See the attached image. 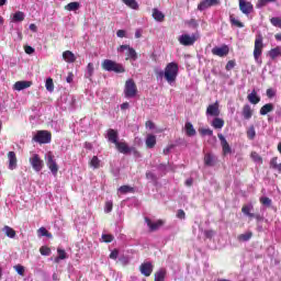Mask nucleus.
I'll return each mask as SVG.
<instances>
[{"instance_id": "10", "label": "nucleus", "mask_w": 281, "mask_h": 281, "mask_svg": "<svg viewBox=\"0 0 281 281\" xmlns=\"http://www.w3.org/2000/svg\"><path fill=\"white\" fill-rule=\"evenodd\" d=\"M180 45H184V47H190L191 45H194L196 43V36L192 35L190 36L189 34H182L178 38Z\"/></svg>"}, {"instance_id": "9", "label": "nucleus", "mask_w": 281, "mask_h": 281, "mask_svg": "<svg viewBox=\"0 0 281 281\" xmlns=\"http://www.w3.org/2000/svg\"><path fill=\"white\" fill-rule=\"evenodd\" d=\"M239 1V10L243 12V14H246V16H249L251 12H254V4L247 0H238Z\"/></svg>"}, {"instance_id": "25", "label": "nucleus", "mask_w": 281, "mask_h": 281, "mask_svg": "<svg viewBox=\"0 0 281 281\" xmlns=\"http://www.w3.org/2000/svg\"><path fill=\"white\" fill-rule=\"evenodd\" d=\"M145 144L147 148H155V146L157 145V136L153 134H148L145 140Z\"/></svg>"}, {"instance_id": "40", "label": "nucleus", "mask_w": 281, "mask_h": 281, "mask_svg": "<svg viewBox=\"0 0 281 281\" xmlns=\"http://www.w3.org/2000/svg\"><path fill=\"white\" fill-rule=\"evenodd\" d=\"M13 21H15V22L25 21V13H23V11L15 12L13 14Z\"/></svg>"}, {"instance_id": "34", "label": "nucleus", "mask_w": 281, "mask_h": 281, "mask_svg": "<svg viewBox=\"0 0 281 281\" xmlns=\"http://www.w3.org/2000/svg\"><path fill=\"white\" fill-rule=\"evenodd\" d=\"M2 232H4L5 236H8V238H15V236H16V231H14V228H12L10 226H4Z\"/></svg>"}, {"instance_id": "13", "label": "nucleus", "mask_w": 281, "mask_h": 281, "mask_svg": "<svg viewBox=\"0 0 281 281\" xmlns=\"http://www.w3.org/2000/svg\"><path fill=\"white\" fill-rule=\"evenodd\" d=\"M217 137L221 142L223 155H232V147L229 146V143H227L225 136L223 134H217Z\"/></svg>"}, {"instance_id": "55", "label": "nucleus", "mask_w": 281, "mask_h": 281, "mask_svg": "<svg viewBox=\"0 0 281 281\" xmlns=\"http://www.w3.org/2000/svg\"><path fill=\"white\" fill-rule=\"evenodd\" d=\"M266 95L267 98H269V100H271L272 98H276V90L273 88L267 89Z\"/></svg>"}, {"instance_id": "43", "label": "nucleus", "mask_w": 281, "mask_h": 281, "mask_svg": "<svg viewBox=\"0 0 281 281\" xmlns=\"http://www.w3.org/2000/svg\"><path fill=\"white\" fill-rule=\"evenodd\" d=\"M199 133L200 135H202V137H205V135L212 137V135H214V131H212L211 128H200Z\"/></svg>"}, {"instance_id": "33", "label": "nucleus", "mask_w": 281, "mask_h": 281, "mask_svg": "<svg viewBox=\"0 0 281 281\" xmlns=\"http://www.w3.org/2000/svg\"><path fill=\"white\" fill-rule=\"evenodd\" d=\"M65 10L68 12H76V10H80V2H70L65 5Z\"/></svg>"}, {"instance_id": "26", "label": "nucleus", "mask_w": 281, "mask_h": 281, "mask_svg": "<svg viewBox=\"0 0 281 281\" xmlns=\"http://www.w3.org/2000/svg\"><path fill=\"white\" fill-rule=\"evenodd\" d=\"M273 109H276L273 103H266L260 108L259 113L260 115H268V113H272Z\"/></svg>"}, {"instance_id": "59", "label": "nucleus", "mask_w": 281, "mask_h": 281, "mask_svg": "<svg viewBox=\"0 0 281 281\" xmlns=\"http://www.w3.org/2000/svg\"><path fill=\"white\" fill-rule=\"evenodd\" d=\"M146 179H148L149 181H157V176L153 173V171H147Z\"/></svg>"}, {"instance_id": "61", "label": "nucleus", "mask_w": 281, "mask_h": 281, "mask_svg": "<svg viewBox=\"0 0 281 281\" xmlns=\"http://www.w3.org/2000/svg\"><path fill=\"white\" fill-rule=\"evenodd\" d=\"M117 256H120V251H117V249H114L111 254H110V258L112 260H117Z\"/></svg>"}, {"instance_id": "21", "label": "nucleus", "mask_w": 281, "mask_h": 281, "mask_svg": "<svg viewBox=\"0 0 281 281\" xmlns=\"http://www.w3.org/2000/svg\"><path fill=\"white\" fill-rule=\"evenodd\" d=\"M241 115L244 120H249L250 117H254V109H251V105L245 104L241 109Z\"/></svg>"}, {"instance_id": "19", "label": "nucleus", "mask_w": 281, "mask_h": 281, "mask_svg": "<svg viewBox=\"0 0 281 281\" xmlns=\"http://www.w3.org/2000/svg\"><path fill=\"white\" fill-rule=\"evenodd\" d=\"M116 150H119L122 155H128L131 154V147H128V144L126 142H119L115 144Z\"/></svg>"}, {"instance_id": "41", "label": "nucleus", "mask_w": 281, "mask_h": 281, "mask_svg": "<svg viewBox=\"0 0 281 281\" xmlns=\"http://www.w3.org/2000/svg\"><path fill=\"white\" fill-rule=\"evenodd\" d=\"M58 257L55 258V262H60V260H65L67 258V252L60 248L57 249Z\"/></svg>"}, {"instance_id": "62", "label": "nucleus", "mask_w": 281, "mask_h": 281, "mask_svg": "<svg viewBox=\"0 0 281 281\" xmlns=\"http://www.w3.org/2000/svg\"><path fill=\"white\" fill-rule=\"evenodd\" d=\"M177 218H180V220H183V218H186V211H183V210H178V212H177Z\"/></svg>"}, {"instance_id": "23", "label": "nucleus", "mask_w": 281, "mask_h": 281, "mask_svg": "<svg viewBox=\"0 0 281 281\" xmlns=\"http://www.w3.org/2000/svg\"><path fill=\"white\" fill-rule=\"evenodd\" d=\"M204 165L209 167L216 166V156L212 155L211 153L205 154Z\"/></svg>"}, {"instance_id": "30", "label": "nucleus", "mask_w": 281, "mask_h": 281, "mask_svg": "<svg viewBox=\"0 0 281 281\" xmlns=\"http://www.w3.org/2000/svg\"><path fill=\"white\" fill-rule=\"evenodd\" d=\"M153 19L161 23L166 19V15L158 9H153Z\"/></svg>"}, {"instance_id": "38", "label": "nucleus", "mask_w": 281, "mask_h": 281, "mask_svg": "<svg viewBox=\"0 0 281 281\" xmlns=\"http://www.w3.org/2000/svg\"><path fill=\"white\" fill-rule=\"evenodd\" d=\"M123 3H125V5L132 10H139V4L136 0H123Z\"/></svg>"}, {"instance_id": "3", "label": "nucleus", "mask_w": 281, "mask_h": 281, "mask_svg": "<svg viewBox=\"0 0 281 281\" xmlns=\"http://www.w3.org/2000/svg\"><path fill=\"white\" fill-rule=\"evenodd\" d=\"M265 38L262 34H257L255 37V48H254V58L256 63L260 60V56H262V50L265 49Z\"/></svg>"}, {"instance_id": "22", "label": "nucleus", "mask_w": 281, "mask_h": 281, "mask_svg": "<svg viewBox=\"0 0 281 281\" xmlns=\"http://www.w3.org/2000/svg\"><path fill=\"white\" fill-rule=\"evenodd\" d=\"M32 87V81H16L13 86L15 91H23V89H30Z\"/></svg>"}, {"instance_id": "48", "label": "nucleus", "mask_w": 281, "mask_h": 281, "mask_svg": "<svg viewBox=\"0 0 281 281\" xmlns=\"http://www.w3.org/2000/svg\"><path fill=\"white\" fill-rule=\"evenodd\" d=\"M40 254H41L42 256H50L52 249H50L49 247H47V246H42V247L40 248Z\"/></svg>"}, {"instance_id": "36", "label": "nucleus", "mask_w": 281, "mask_h": 281, "mask_svg": "<svg viewBox=\"0 0 281 281\" xmlns=\"http://www.w3.org/2000/svg\"><path fill=\"white\" fill-rule=\"evenodd\" d=\"M213 128H223L225 126V121L221 117H215L212 122Z\"/></svg>"}, {"instance_id": "44", "label": "nucleus", "mask_w": 281, "mask_h": 281, "mask_svg": "<svg viewBox=\"0 0 281 281\" xmlns=\"http://www.w3.org/2000/svg\"><path fill=\"white\" fill-rule=\"evenodd\" d=\"M270 23L273 25V27H279L281 30V18H271Z\"/></svg>"}, {"instance_id": "45", "label": "nucleus", "mask_w": 281, "mask_h": 281, "mask_svg": "<svg viewBox=\"0 0 281 281\" xmlns=\"http://www.w3.org/2000/svg\"><path fill=\"white\" fill-rule=\"evenodd\" d=\"M90 166L94 169L100 168V159L98 156H93L92 159L90 160Z\"/></svg>"}, {"instance_id": "20", "label": "nucleus", "mask_w": 281, "mask_h": 281, "mask_svg": "<svg viewBox=\"0 0 281 281\" xmlns=\"http://www.w3.org/2000/svg\"><path fill=\"white\" fill-rule=\"evenodd\" d=\"M251 210H254V205H244L241 207V212L243 214H245V216H248V218H260V215L251 213Z\"/></svg>"}, {"instance_id": "29", "label": "nucleus", "mask_w": 281, "mask_h": 281, "mask_svg": "<svg viewBox=\"0 0 281 281\" xmlns=\"http://www.w3.org/2000/svg\"><path fill=\"white\" fill-rule=\"evenodd\" d=\"M247 99L250 104H258L260 102V97H258V92H256V90H252V92L247 95Z\"/></svg>"}, {"instance_id": "56", "label": "nucleus", "mask_w": 281, "mask_h": 281, "mask_svg": "<svg viewBox=\"0 0 281 281\" xmlns=\"http://www.w3.org/2000/svg\"><path fill=\"white\" fill-rule=\"evenodd\" d=\"M235 67H236V61L228 60L226 66H225V69H226V71H232V69H234Z\"/></svg>"}, {"instance_id": "27", "label": "nucleus", "mask_w": 281, "mask_h": 281, "mask_svg": "<svg viewBox=\"0 0 281 281\" xmlns=\"http://www.w3.org/2000/svg\"><path fill=\"white\" fill-rule=\"evenodd\" d=\"M269 57L271 60H276V58H280L281 56V47L277 46L268 52Z\"/></svg>"}, {"instance_id": "50", "label": "nucleus", "mask_w": 281, "mask_h": 281, "mask_svg": "<svg viewBox=\"0 0 281 281\" xmlns=\"http://www.w3.org/2000/svg\"><path fill=\"white\" fill-rule=\"evenodd\" d=\"M250 157L252 161L262 164V157L257 151H251Z\"/></svg>"}, {"instance_id": "58", "label": "nucleus", "mask_w": 281, "mask_h": 281, "mask_svg": "<svg viewBox=\"0 0 281 281\" xmlns=\"http://www.w3.org/2000/svg\"><path fill=\"white\" fill-rule=\"evenodd\" d=\"M215 234H216V232H214L213 229L204 231L205 238H209L210 240H212V238H214Z\"/></svg>"}, {"instance_id": "37", "label": "nucleus", "mask_w": 281, "mask_h": 281, "mask_svg": "<svg viewBox=\"0 0 281 281\" xmlns=\"http://www.w3.org/2000/svg\"><path fill=\"white\" fill-rule=\"evenodd\" d=\"M252 236H254V233L248 232V233L238 235L237 238L241 243H247V240H251Z\"/></svg>"}, {"instance_id": "24", "label": "nucleus", "mask_w": 281, "mask_h": 281, "mask_svg": "<svg viewBox=\"0 0 281 281\" xmlns=\"http://www.w3.org/2000/svg\"><path fill=\"white\" fill-rule=\"evenodd\" d=\"M63 59L65 63H76V55L71 50H65L63 53Z\"/></svg>"}, {"instance_id": "63", "label": "nucleus", "mask_w": 281, "mask_h": 281, "mask_svg": "<svg viewBox=\"0 0 281 281\" xmlns=\"http://www.w3.org/2000/svg\"><path fill=\"white\" fill-rule=\"evenodd\" d=\"M24 52H25V54H29V55H32V54H34V47H32V46H24Z\"/></svg>"}, {"instance_id": "12", "label": "nucleus", "mask_w": 281, "mask_h": 281, "mask_svg": "<svg viewBox=\"0 0 281 281\" xmlns=\"http://www.w3.org/2000/svg\"><path fill=\"white\" fill-rule=\"evenodd\" d=\"M213 56H218L220 58H224V56H227L229 54V46L223 45L222 47L215 46L212 48Z\"/></svg>"}, {"instance_id": "57", "label": "nucleus", "mask_w": 281, "mask_h": 281, "mask_svg": "<svg viewBox=\"0 0 281 281\" xmlns=\"http://www.w3.org/2000/svg\"><path fill=\"white\" fill-rule=\"evenodd\" d=\"M280 165L278 164V157H273L271 160H270V168H272L273 170H277V168L279 167Z\"/></svg>"}, {"instance_id": "7", "label": "nucleus", "mask_w": 281, "mask_h": 281, "mask_svg": "<svg viewBox=\"0 0 281 281\" xmlns=\"http://www.w3.org/2000/svg\"><path fill=\"white\" fill-rule=\"evenodd\" d=\"M124 49H127L125 60H137V52H135V48L130 45H121L117 48V52H124Z\"/></svg>"}, {"instance_id": "15", "label": "nucleus", "mask_w": 281, "mask_h": 281, "mask_svg": "<svg viewBox=\"0 0 281 281\" xmlns=\"http://www.w3.org/2000/svg\"><path fill=\"white\" fill-rule=\"evenodd\" d=\"M206 115H211L212 117H218L221 115V110L218 109V101L210 104L206 108Z\"/></svg>"}, {"instance_id": "11", "label": "nucleus", "mask_w": 281, "mask_h": 281, "mask_svg": "<svg viewBox=\"0 0 281 281\" xmlns=\"http://www.w3.org/2000/svg\"><path fill=\"white\" fill-rule=\"evenodd\" d=\"M213 5H221V0H202L198 4V10H200V12H203L209 8H212Z\"/></svg>"}, {"instance_id": "8", "label": "nucleus", "mask_w": 281, "mask_h": 281, "mask_svg": "<svg viewBox=\"0 0 281 281\" xmlns=\"http://www.w3.org/2000/svg\"><path fill=\"white\" fill-rule=\"evenodd\" d=\"M46 166L54 176L58 175V164H56V160L54 159V155L52 154V151L47 154Z\"/></svg>"}, {"instance_id": "28", "label": "nucleus", "mask_w": 281, "mask_h": 281, "mask_svg": "<svg viewBox=\"0 0 281 281\" xmlns=\"http://www.w3.org/2000/svg\"><path fill=\"white\" fill-rule=\"evenodd\" d=\"M184 130L188 137H194V135H196V130H194V125H192L190 122L186 123Z\"/></svg>"}, {"instance_id": "47", "label": "nucleus", "mask_w": 281, "mask_h": 281, "mask_svg": "<svg viewBox=\"0 0 281 281\" xmlns=\"http://www.w3.org/2000/svg\"><path fill=\"white\" fill-rule=\"evenodd\" d=\"M247 137L248 139H255L256 138V127L251 125L247 131Z\"/></svg>"}, {"instance_id": "52", "label": "nucleus", "mask_w": 281, "mask_h": 281, "mask_svg": "<svg viewBox=\"0 0 281 281\" xmlns=\"http://www.w3.org/2000/svg\"><path fill=\"white\" fill-rule=\"evenodd\" d=\"M104 212H105L106 214L113 212V202H112V201L105 202Z\"/></svg>"}, {"instance_id": "2", "label": "nucleus", "mask_w": 281, "mask_h": 281, "mask_svg": "<svg viewBox=\"0 0 281 281\" xmlns=\"http://www.w3.org/2000/svg\"><path fill=\"white\" fill-rule=\"evenodd\" d=\"M101 68L104 71H113L114 74H125L126 72V68H124V65L111 60V59H104L101 63Z\"/></svg>"}, {"instance_id": "60", "label": "nucleus", "mask_w": 281, "mask_h": 281, "mask_svg": "<svg viewBox=\"0 0 281 281\" xmlns=\"http://www.w3.org/2000/svg\"><path fill=\"white\" fill-rule=\"evenodd\" d=\"M130 153H133L134 157H142V154L135 147H130Z\"/></svg>"}, {"instance_id": "16", "label": "nucleus", "mask_w": 281, "mask_h": 281, "mask_svg": "<svg viewBox=\"0 0 281 281\" xmlns=\"http://www.w3.org/2000/svg\"><path fill=\"white\" fill-rule=\"evenodd\" d=\"M7 157L9 159V170H16V166H18L16 153L9 151L7 154Z\"/></svg>"}, {"instance_id": "39", "label": "nucleus", "mask_w": 281, "mask_h": 281, "mask_svg": "<svg viewBox=\"0 0 281 281\" xmlns=\"http://www.w3.org/2000/svg\"><path fill=\"white\" fill-rule=\"evenodd\" d=\"M278 0H258L256 3L257 10L265 8L268 3H276Z\"/></svg>"}, {"instance_id": "1", "label": "nucleus", "mask_w": 281, "mask_h": 281, "mask_svg": "<svg viewBox=\"0 0 281 281\" xmlns=\"http://www.w3.org/2000/svg\"><path fill=\"white\" fill-rule=\"evenodd\" d=\"M157 78H165L168 85L177 82V76H179V64L171 61L167 64L165 70L156 71Z\"/></svg>"}, {"instance_id": "35", "label": "nucleus", "mask_w": 281, "mask_h": 281, "mask_svg": "<svg viewBox=\"0 0 281 281\" xmlns=\"http://www.w3.org/2000/svg\"><path fill=\"white\" fill-rule=\"evenodd\" d=\"M166 280V269H160L155 272V281H165Z\"/></svg>"}, {"instance_id": "64", "label": "nucleus", "mask_w": 281, "mask_h": 281, "mask_svg": "<svg viewBox=\"0 0 281 281\" xmlns=\"http://www.w3.org/2000/svg\"><path fill=\"white\" fill-rule=\"evenodd\" d=\"M66 82L71 85L74 82V72H68V76L66 77Z\"/></svg>"}, {"instance_id": "4", "label": "nucleus", "mask_w": 281, "mask_h": 281, "mask_svg": "<svg viewBox=\"0 0 281 281\" xmlns=\"http://www.w3.org/2000/svg\"><path fill=\"white\" fill-rule=\"evenodd\" d=\"M33 142L37 144H50L52 143V132L49 131H37L36 135L33 137Z\"/></svg>"}, {"instance_id": "54", "label": "nucleus", "mask_w": 281, "mask_h": 281, "mask_svg": "<svg viewBox=\"0 0 281 281\" xmlns=\"http://www.w3.org/2000/svg\"><path fill=\"white\" fill-rule=\"evenodd\" d=\"M113 239H114V237L111 234H103L102 235L103 243H113Z\"/></svg>"}, {"instance_id": "6", "label": "nucleus", "mask_w": 281, "mask_h": 281, "mask_svg": "<svg viewBox=\"0 0 281 281\" xmlns=\"http://www.w3.org/2000/svg\"><path fill=\"white\" fill-rule=\"evenodd\" d=\"M29 161L35 172H41V170H43V167L45 166L43 159H41V156H38V154H33Z\"/></svg>"}, {"instance_id": "49", "label": "nucleus", "mask_w": 281, "mask_h": 281, "mask_svg": "<svg viewBox=\"0 0 281 281\" xmlns=\"http://www.w3.org/2000/svg\"><path fill=\"white\" fill-rule=\"evenodd\" d=\"M13 269L19 276H25V267H23L22 265H16L13 267Z\"/></svg>"}, {"instance_id": "5", "label": "nucleus", "mask_w": 281, "mask_h": 281, "mask_svg": "<svg viewBox=\"0 0 281 281\" xmlns=\"http://www.w3.org/2000/svg\"><path fill=\"white\" fill-rule=\"evenodd\" d=\"M124 93L125 98H135V95H137V85L133 79H128L125 82Z\"/></svg>"}, {"instance_id": "46", "label": "nucleus", "mask_w": 281, "mask_h": 281, "mask_svg": "<svg viewBox=\"0 0 281 281\" xmlns=\"http://www.w3.org/2000/svg\"><path fill=\"white\" fill-rule=\"evenodd\" d=\"M38 236H46V238H52V233L47 232V228L41 227L37 231Z\"/></svg>"}, {"instance_id": "18", "label": "nucleus", "mask_w": 281, "mask_h": 281, "mask_svg": "<svg viewBox=\"0 0 281 281\" xmlns=\"http://www.w3.org/2000/svg\"><path fill=\"white\" fill-rule=\"evenodd\" d=\"M108 140L111 143V144H114V146L120 142L117 140L119 137H120V134L117 133L116 130H113V128H110L108 130Z\"/></svg>"}, {"instance_id": "51", "label": "nucleus", "mask_w": 281, "mask_h": 281, "mask_svg": "<svg viewBox=\"0 0 281 281\" xmlns=\"http://www.w3.org/2000/svg\"><path fill=\"white\" fill-rule=\"evenodd\" d=\"M45 87L48 91L50 92L54 91V79L52 78L46 79Z\"/></svg>"}, {"instance_id": "42", "label": "nucleus", "mask_w": 281, "mask_h": 281, "mask_svg": "<svg viewBox=\"0 0 281 281\" xmlns=\"http://www.w3.org/2000/svg\"><path fill=\"white\" fill-rule=\"evenodd\" d=\"M119 192H121V194H128V192H135V189L130 186H122L119 188Z\"/></svg>"}, {"instance_id": "31", "label": "nucleus", "mask_w": 281, "mask_h": 281, "mask_svg": "<svg viewBox=\"0 0 281 281\" xmlns=\"http://www.w3.org/2000/svg\"><path fill=\"white\" fill-rule=\"evenodd\" d=\"M229 23L233 27H239L243 29L245 27V24L243 22H240L239 20H236V18L234 16V14L229 15Z\"/></svg>"}, {"instance_id": "53", "label": "nucleus", "mask_w": 281, "mask_h": 281, "mask_svg": "<svg viewBox=\"0 0 281 281\" xmlns=\"http://www.w3.org/2000/svg\"><path fill=\"white\" fill-rule=\"evenodd\" d=\"M261 205H267L268 207H270L271 205V199L267 198V196H262L259 199Z\"/></svg>"}, {"instance_id": "32", "label": "nucleus", "mask_w": 281, "mask_h": 281, "mask_svg": "<svg viewBox=\"0 0 281 281\" xmlns=\"http://www.w3.org/2000/svg\"><path fill=\"white\" fill-rule=\"evenodd\" d=\"M95 71V68L93 67L92 63H89L87 66V72L85 75V78H87L88 80H92L91 78H93V72Z\"/></svg>"}, {"instance_id": "17", "label": "nucleus", "mask_w": 281, "mask_h": 281, "mask_svg": "<svg viewBox=\"0 0 281 281\" xmlns=\"http://www.w3.org/2000/svg\"><path fill=\"white\" fill-rule=\"evenodd\" d=\"M145 223L149 227V232H157V229L164 225V221L158 220L157 222L153 223V221H150L148 217H145Z\"/></svg>"}, {"instance_id": "14", "label": "nucleus", "mask_w": 281, "mask_h": 281, "mask_svg": "<svg viewBox=\"0 0 281 281\" xmlns=\"http://www.w3.org/2000/svg\"><path fill=\"white\" fill-rule=\"evenodd\" d=\"M153 263L151 262H144L139 266V271L145 278H150L153 274Z\"/></svg>"}]
</instances>
